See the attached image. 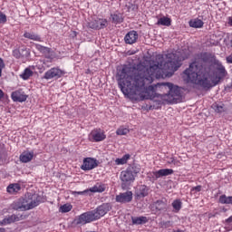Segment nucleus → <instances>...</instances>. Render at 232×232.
<instances>
[{
  "instance_id": "f8f14e48",
  "label": "nucleus",
  "mask_w": 232,
  "mask_h": 232,
  "mask_svg": "<svg viewBox=\"0 0 232 232\" xmlns=\"http://www.w3.org/2000/svg\"><path fill=\"white\" fill-rule=\"evenodd\" d=\"M133 200V192L126 191L116 196L115 201L120 204H128Z\"/></svg>"
},
{
  "instance_id": "a19ab883",
  "label": "nucleus",
  "mask_w": 232,
  "mask_h": 232,
  "mask_svg": "<svg viewBox=\"0 0 232 232\" xmlns=\"http://www.w3.org/2000/svg\"><path fill=\"white\" fill-rule=\"evenodd\" d=\"M191 191H196V192L202 191V186H200V185L196 186V187L192 188Z\"/></svg>"
},
{
  "instance_id": "c03bdc74",
  "label": "nucleus",
  "mask_w": 232,
  "mask_h": 232,
  "mask_svg": "<svg viewBox=\"0 0 232 232\" xmlns=\"http://www.w3.org/2000/svg\"><path fill=\"white\" fill-rule=\"evenodd\" d=\"M227 63H228L229 64H232V56L231 55L227 57Z\"/></svg>"
},
{
  "instance_id": "5701e85b",
  "label": "nucleus",
  "mask_w": 232,
  "mask_h": 232,
  "mask_svg": "<svg viewBox=\"0 0 232 232\" xmlns=\"http://www.w3.org/2000/svg\"><path fill=\"white\" fill-rule=\"evenodd\" d=\"M190 28H202L204 26V22L198 18L191 19L188 22Z\"/></svg>"
},
{
  "instance_id": "79ce46f5",
  "label": "nucleus",
  "mask_w": 232,
  "mask_h": 232,
  "mask_svg": "<svg viewBox=\"0 0 232 232\" xmlns=\"http://www.w3.org/2000/svg\"><path fill=\"white\" fill-rule=\"evenodd\" d=\"M139 7L136 5H131L130 6V8H129V10H133V11H135V10H137Z\"/></svg>"
},
{
  "instance_id": "2f4dec72",
  "label": "nucleus",
  "mask_w": 232,
  "mask_h": 232,
  "mask_svg": "<svg viewBox=\"0 0 232 232\" xmlns=\"http://www.w3.org/2000/svg\"><path fill=\"white\" fill-rule=\"evenodd\" d=\"M172 208L175 210L176 213H179L180 209H182V202L180 199H176L172 202Z\"/></svg>"
},
{
  "instance_id": "c85d7f7f",
  "label": "nucleus",
  "mask_w": 232,
  "mask_h": 232,
  "mask_svg": "<svg viewBox=\"0 0 232 232\" xmlns=\"http://www.w3.org/2000/svg\"><path fill=\"white\" fill-rule=\"evenodd\" d=\"M130 157H131L130 154H125L123 155L122 158H118L115 160V162L117 166H121L122 164H126L128 160H130Z\"/></svg>"
},
{
  "instance_id": "ea45409f",
  "label": "nucleus",
  "mask_w": 232,
  "mask_h": 232,
  "mask_svg": "<svg viewBox=\"0 0 232 232\" xmlns=\"http://www.w3.org/2000/svg\"><path fill=\"white\" fill-rule=\"evenodd\" d=\"M3 68H5V61H3V58H0V77L1 73H3Z\"/></svg>"
},
{
  "instance_id": "cd10ccee",
  "label": "nucleus",
  "mask_w": 232,
  "mask_h": 232,
  "mask_svg": "<svg viewBox=\"0 0 232 232\" xmlns=\"http://www.w3.org/2000/svg\"><path fill=\"white\" fill-rule=\"evenodd\" d=\"M127 170H129L135 177L137 173H140V166L137 164H132L127 168Z\"/></svg>"
},
{
  "instance_id": "473e14b6",
  "label": "nucleus",
  "mask_w": 232,
  "mask_h": 232,
  "mask_svg": "<svg viewBox=\"0 0 232 232\" xmlns=\"http://www.w3.org/2000/svg\"><path fill=\"white\" fill-rule=\"evenodd\" d=\"M20 190H21V186H19V184L9 185L7 187L8 193H17V191H20Z\"/></svg>"
},
{
  "instance_id": "37998d69",
  "label": "nucleus",
  "mask_w": 232,
  "mask_h": 232,
  "mask_svg": "<svg viewBox=\"0 0 232 232\" xmlns=\"http://www.w3.org/2000/svg\"><path fill=\"white\" fill-rule=\"evenodd\" d=\"M226 223L229 225L232 224V216L226 219Z\"/></svg>"
},
{
  "instance_id": "0eeeda50",
  "label": "nucleus",
  "mask_w": 232,
  "mask_h": 232,
  "mask_svg": "<svg viewBox=\"0 0 232 232\" xmlns=\"http://www.w3.org/2000/svg\"><path fill=\"white\" fill-rule=\"evenodd\" d=\"M120 179L121 180V188L126 189V188L135 180V176L126 169V170L121 172Z\"/></svg>"
},
{
  "instance_id": "8fccbe9b",
  "label": "nucleus",
  "mask_w": 232,
  "mask_h": 232,
  "mask_svg": "<svg viewBox=\"0 0 232 232\" xmlns=\"http://www.w3.org/2000/svg\"><path fill=\"white\" fill-rule=\"evenodd\" d=\"M172 232H184V230L178 229V230H173Z\"/></svg>"
},
{
  "instance_id": "6ab92c4d",
  "label": "nucleus",
  "mask_w": 232,
  "mask_h": 232,
  "mask_svg": "<svg viewBox=\"0 0 232 232\" xmlns=\"http://www.w3.org/2000/svg\"><path fill=\"white\" fill-rule=\"evenodd\" d=\"M174 171L172 169H161L158 171L153 172L155 179H160L161 177H168V175H173Z\"/></svg>"
},
{
  "instance_id": "412c9836",
  "label": "nucleus",
  "mask_w": 232,
  "mask_h": 232,
  "mask_svg": "<svg viewBox=\"0 0 232 232\" xmlns=\"http://www.w3.org/2000/svg\"><path fill=\"white\" fill-rule=\"evenodd\" d=\"M24 37H25V39H30V41H37L38 43H43V38H41V35L34 32H25L24 34Z\"/></svg>"
},
{
  "instance_id": "3c124183",
  "label": "nucleus",
  "mask_w": 232,
  "mask_h": 232,
  "mask_svg": "<svg viewBox=\"0 0 232 232\" xmlns=\"http://www.w3.org/2000/svg\"><path fill=\"white\" fill-rule=\"evenodd\" d=\"M175 162V159L171 158L170 163Z\"/></svg>"
},
{
  "instance_id": "603ef678",
  "label": "nucleus",
  "mask_w": 232,
  "mask_h": 232,
  "mask_svg": "<svg viewBox=\"0 0 232 232\" xmlns=\"http://www.w3.org/2000/svg\"><path fill=\"white\" fill-rule=\"evenodd\" d=\"M0 160H1V157H0Z\"/></svg>"
},
{
  "instance_id": "a878e982",
  "label": "nucleus",
  "mask_w": 232,
  "mask_h": 232,
  "mask_svg": "<svg viewBox=\"0 0 232 232\" xmlns=\"http://www.w3.org/2000/svg\"><path fill=\"white\" fill-rule=\"evenodd\" d=\"M112 23L114 24H121L124 21V17L121 14H114L111 15Z\"/></svg>"
},
{
  "instance_id": "423d86ee",
  "label": "nucleus",
  "mask_w": 232,
  "mask_h": 232,
  "mask_svg": "<svg viewBox=\"0 0 232 232\" xmlns=\"http://www.w3.org/2000/svg\"><path fill=\"white\" fill-rule=\"evenodd\" d=\"M106 191V185L97 183L91 188H87L83 191H72V195H88V193H104Z\"/></svg>"
},
{
  "instance_id": "2eb2a0df",
  "label": "nucleus",
  "mask_w": 232,
  "mask_h": 232,
  "mask_svg": "<svg viewBox=\"0 0 232 232\" xmlns=\"http://www.w3.org/2000/svg\"><path fill=\"white\" fill-rule=\"evenodd\" d=\"M35 48H36V50H38V52H40V53H43V55H44V57H46V59H55V53H53V51H52V49H50L46 46H43L39 44H35Z\"/></svg>"
},
{
  "instance_id": "1a4fd4ad",
  "label": "nucleus",
  "mask_w": 232,
  "mask_h": 232,
  "mask_svg": "<svg viewBox=\"0 0 232 232\" xmlns=\"http://www.w3.org/2000/svg\"><path fill=\"white\" fill-rule=\"evenodd\" d=\"M64 73H66L64 71L54 67L45 72L44 79H46V81H50V79H61Z\"/></svg>"
},
{
  "instance_id": "393cba45",
  "label": "nucleus",
  "mask_w": 232,
  "mask_h": 232,
  "mask_svg": "<svg viewBox=\"0 0 232 232\" xmlns=\"http://www.w3.org/2000/svg\"><path fill=\"white\" fill-rule=\"evenodd\" d=\"M157 24L159 26H171V20L166 16H163L158 20Z\"/></svg>"
},
{
  "instance_id": "f257e3e1",
  "label": "nucleus",
  "mask_w": 232,
  "mask_h": 232,
  "mask_svg": "<svg viewBox=\"0 0 232 232\" xmlns=\"http://www.w3.org/2000/svg\"><path fill=\"white\" fill-rule=\"evenodd\" d=\"M162 65L154 63L150 67L140 65L137 70L131 69L128 65H124L118 72V84L124 95H140L142 101L153 99L155 95V88L166 90L167 93L160 94L163 101L170 104L177 103L180 98V88L173 85L171 82L158 83L157 85H150L153 82L155 73L160 72Z\"/></svg>"
},
{
  "instance_id": "f704fd0d",
  "label": "nucleus",
  "mask_w": 232,
  "mask_h": 232,
  "mask_svg": "<svg viewBox=\"0 0 232 232\" xmlns=\"http://www.w3.org/2000/svg\"><path fill=\"white\" fill-rule=\"evenodd\" d=\"M160 227L168 229V227H173V221H161L160 222Z\"/></svg>"
},
{
  "instance_id": "bb28decb",
  "label": "nucleus",
  "mask_w": 232,
  "mask_h": 232,
  "mask_svg": "<svg viewBox=\"0 0 232 232\" xmlns=\"http://www.w3.org/2000/svg\"><path fill=\"white\" fill-rule=\"evenodd\" d=\"M211 108L217 112V113H222L226 111V108L224 107V103H213Z\"/></svg>"
},
{
  "instance_id": "9b49d317",
  "label": "nucleus",
  "mask_w": 232,
  "mask_h": 232,
  "mask_svg": "<svg viewBox=\"0 0 232 232\" xmlns=\"http://www.w3.org/2000/svg\"><path fill=\"white\" fill-rule=\"evenodd\" d=\"M108 26V20L97 18L88 23V27L92 30H104Z\"/></svg>"
},
{
  "instance_id": "f3484780",
  "label": "nucleus",
  "mask_w": 232,
  "mask_h": 232,
  "mask_svg": "<svg viewBox=\"0 0 232 232\" xmlns=\"http://www.w3.org/2000/svg\"><path fill=\"white\" fill-rule=\"evenodd\" d=\"M23 216L18 217L15 214L5 217L3 220L0 221V226H8L10 224H14V222H19Z\"/></svg>"
},
{
  "instance_id": "de8ad7c7",
  "label": "nucleus",
  "mask_w": 232,
  "mask_h": 232,
  "mask_svg": "<svg viewBox=\"0 0 232 232\" xmlns=\"http://www.w3.org/2000/svg\"><path fill=\"white\" fill-rule=\"evenodd\" d=\"M227 204H231V205H232V196H229V197H228V202H227Z\"/></svg>"
},
{
  "instance_id": "6e6552de",
  "label": "nucleus",
  "mask_w": 232,
  "mask_h": 232,
  "mask_svg": "<svg viewBox=\"0 0 232 232\" xmlns=\"http://www.w3.org/2000/svg\"><path fill=\"white\" fill-rule=\"evenodd\" d=\"M109 211H111V204L110 203H103L102 205L99 206L96 209L92 210L94 215V218L99 220L102 217H104Z\"/></svg>"
},
{
  "instance_id": "b1692460",
  "label": "nucleus",
  "mask_w": 232,
  "mask_h": 232,
  "mask_svg": "<svg viewBox=\"0 0 232 232\" xmlns=\"http://www.w3.org/2000/svg\"><path fill=\"white\" fill-rule=\"evenodd\" d=\"M149 193H150V188H148V187L142 185L140 187V189L137 192V197L139 198H144V197H148Z\"/></svg>"
},
{
  "instance_id": "c756f323",
  "label": "nucleus",
  "mask_w": 232,
  "mask_h": 232,
  "mask_svg": "<svg viewBox=\"0 0 232 232\" xmlns=\"http://www.w3.org/2000/svg\"><path fill=\"white\" fill-rule=\"evenodd\" d=\"M20 50V55L22 59H26L27 57L30 56V49H28L26 46L23 45L22 47L19 48Z\"/></svg>"
},
{
  "instance_id": "4be33fe9",
  "label": "nucleus",
  "mask_w": 232,
  "mask_h": 232,
  "mask_svg": "<svg viewBox=\"0 0 232 232\" xmlns=\"http://www.w3.org/2000/svg\"><path fill=\"white\" fill-rule=\"evenodd\" d=\"M32 159H34V151L24 152L20 155V160L24 164H26L27 162H30Z\"/></svg>"
},
{
  "instance_id": "f03ea898",
  "label": "nucleus",
  "mask_w": 232,
  "mask_h": 232,
  "mask_svg": "<svg viewBox=\"0 0 232 232\" xmlns=\"http://www.w3.org/2000/svg\"><path fill=\"white\" fill-rule=\"evenodd\" d=\"M203 63L194 62L189 64L188 68L184 71L188 82L197 84L203 90H209L217 86L224 77H226V67L218 64L216 70L213 65L208 63L206 57H203Z\"/></svg>"
},
{
  "instance_id": "58836bf2",
  "label": "nucleus",
  "mask_w": 232,
  "mask_h": 232,
  "mask_svg": "<svg viewBox=\"0 0 232 232\" xmlns=\"http://www.w3.org/2000/svg\"><path fill=\"white\" fill-rule=\"evenodd\" d=\"M5 23H6V14L0 12V24H5Z\"/></svg>"
},
{
  "instance_id": "4468645a",
  "label": "nucleus",
  "mask_w": 232,
  "mask_h": 232,
  "mask_svg": "<svg viewBox=\"0 0 232 232\" xmlns=\"http://www.w3.org/2000/svg\"><path fill=\"white\" fill-rule=\"evenodd\" d=\"M97 166H99L97 160L92 158H85L82 165L81 166V169L83 171H90L91 169H95Z\"/></svg>"
},
{
  "instance_id": "aec40b11",
  "label": "nucleus",
  "mask_w": 232,
  "mask_h": 232,
  "mask_svg": "<svg viewBox=\"0 0 232 232\" xmlns=\"http://www.w3.org/2000/svg\"><path fill=\"white\" fill-rule=\"evenodd\" d=\"M149 219L144 217H131L132 226H142V224H148Z\"/></svg>"
},
{
  "instance_id": "49530a36",
  "label": "nucleus",
  "mask_w": 232,
  "mask_h": 232,
  "mask_svg": "<svg viewBox=\"0 0 232 232\" xmlns=\"http://www.w3.org/2000/svg\"><path fill=\"white\" fill-rule=\"evenodd\" d=\"M228 24H229L230 26H232V16H230V17L228 18Z\"/></svg>"
},
{
  "instance_id": "7c9ffc66",
  "label": "nucleus",
  "mask_w": 232,
  "mask_h": 232,
  "mask_svg": "<svg viewBox=\"0 0 232 232\" xmlns=\"http://www.w3.org/2000/svg\"><path fill=\"white\" fill-rule=\"evenodd\" d=\"M32 75H34V72L32 70H30V68H26L24 72L20 75V77L22 79H24V81H28V79H30V77H32Z\"/></svg>"
},
{
  "instance_id": "ddd939ff",
  "label": "nucleus",
  "mask_w": 232,
  "mask_h": 232,
  "mask_svg": "<svg viewBox=\"0 0 232 232\" xmlns=\"http://www.w3.org/2000/svg\"><path fill=\"white\" fill-rule=\"evenodd\" d=\"M106 139V135L101 129H96L93 130L90 134H89V140L92 142H101Z\"/></svg>"
},
{
  "instance_id": "7ed1b4c3",
  "label": "nucleus",
  "mask_w": 232,
  "mask_h": 232,
  "mask_svg": "<svg viewBox=\"0 0 232 232\" xmlns=\"http://www.w3.org/2000/svg\"><path fill=\"white\" fill-rule=\"evenodd\" d=\"M43 202V196L39 194H25L24 198H19L12 204L13 209L14 211H29V209H34L37 208L39 204Z\"/></svg>"
},
{
  "instance_id": "a18cd8bd",
  "label": "nucleus",
  "mask_w": 232,
  "mask_h": 232,
  "mask_svg": "<svg viewBox=\"0 0 232 232\" xmlns=\"http://www.w3.org/2000/svg\"><path fill=\"white\" fill-rule=\"evenodd\" d=\"M3 97H5V92L0 89V101L3 99Z\"/></svg>"
},
{
  "instance_id": "39448f33",
  "label": "nucleus",
  "mask_w": 232,
  "mask_h": 232,
  "mask_svg": "<svg viewBox=\"0 0 232 232\" xmlns=\"http://www.w3.org/2000/svg\"><path fill=\"white\" fill-rule=\"evenodd\" d=\"M97 220L95 218V214H93V211H88L84 212L82 215L78 216L74 220V224L76 226H84L85 224H90V222H93Z\"/></svg>"
},
{
  "instance_id": "c9c22d12",
  "label": "nucleus",
  "mask_w": 232,
  "mask_h": 232,
  "mask_svg": "<svg viewBox=\"0 0 232 232\" xmlns=\"http://www.w3.org/2000/svg\"><path fill=\"white\" fill-rule=\"evenodd\" d=\"M130 133V130L127 128H120L116 130L117 135H128Z\"/></svg>"
},
{
  "instance_id": "e433bc0d",
  "label": "nucleus",
  "mask_w": 232,
  "mask_h": 232,
  "mask_svg": "<svg viewBox=\"0 0 232 232\" xmlns=\"http://www.w3.org/2000/svg\"><path fill=\"white\" fill-rule=\"evenodd\" d=\"M219 202L220 204H227V202H229V197L226 195H221L219 197Z\"/></svg>"
},
{
  "instance_id": "72a5a7b5",
  "label": "nucleus",
  "mask_w": 232,
  "mask_h": 232,
  "mask_svg": "<svg viewBox=\"0 0 232 232\" xmlns=\"http://www.w3.org/2000/svg\"><path fill=\"white\" fill-rule=\"evenodd\" d=\"M73 207L71 204H64L60 207L61 213H70Z\"/></svg>"
},
{
  "instance_id": "9d476101",
  "label": "nucleus",
  "mask_w": 232,
  "mask_h": 232,
  "mask_svg": "<svg viewBox=\"0 0 232 232\" xmlns=\"http://www.w3.org/2000/svg\"><path fill=\"white\" fill-rule=\"evenodd\" d=\"M151 211L160 213L168 210V201L166 199H158L150 204Z\"/></svg>"
},
{
  "instance_id": "dca6fc26",
  "label": "nucleus",
  "mask_w": 232,
  "mask_h": 232,
  "mask_svg": "<svg viewBox=\"0 0 232 232\" xmlns=\"http://www.w3.org/2000/svg\"><path fill=\"white\" fill-rule=\"evenodd\" d=\"M11 98L14 102H26V99H28V95L24 92L23 90H17L11 93Z\"/></svg>"
},
{
  "instance_id": "09e8293b",
  "label": "nucleus",
  "mask_w": 232,
  "mask_h": 232,
  "mask_svg": "<svg viewBox=\"0 0 232 232\" xmlns=\"http://www.w3.org/2000/svg\"><path fill=\"white\" fill-rule=\"evenodd\" d=\"M0 232H6V228H5V227H0Z\"/></svg>"
},
{
  "instance_id": "a211bd4d",
  "label": "nucleus",
  "mask_w": 232,
  "mask_h": 232,
  "mask_svg": "<svg viewBox=\"0 0 232 232\" xmlns=\"http://www.w3.org/2000/svg\"><path fill=\"white\" fill-rule=\"evenodd\" d=\"M137 39H139V34L137 31H130L124 37L126 44H135V43H137Z\"/></svg>"
},
{
  "instance_id": "20e7f679",
  "label": "nucleus",
  "mask_w": 232,
  "mask_h": 232,
  "mask_svg": "<svg viewBox=\"0 0 232 232\" xmlns=\"http://www.w3.org/2000/svg\"><path fill=\"white\" fill-rule=\"evenodd\" d=\"M168 61L163 65V70L169 73L177 72L182 66V56L179 53H170L167 54Z\"/></svg>"
},
{
  "instance_id": "4c0bfd02",
  "label": "nucleus",
  "mask_w": 232,
  "mask_h": 232,
  "mask_svg": "<svg viewBox=\"0 0 232 232\" xmlns=\"http://www.w3.org/2000/svg\"><path fill=\"white\" fill-rule=\"evenodd\" d=\"M13 56H14L15 59H22L20 49H14V50L13 51Z\"/></svg>"
}]
</instances>
